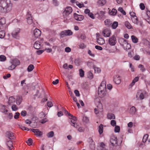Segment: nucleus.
<instances>
[{"instance_id": "obj_34", "label": "nucleus", "mask_w": 150, "mask_h": 150, "mask_svg": "<svg viewBox=\"0 0 150 150\" xmlns=\"http://www.w3.org/2000/svg\"><path fill=\"white\" fill-rule=\"evenodd\" d=\"M88 141L90 143V147L91 148L93 147V145H94V142L93 139L91 138H89L88 139Z\"/></svg>"}, {"instance_id": "obj_51", "label": "nucleus", "mask_w": 150, "mask_h": 150, "mask_svg": "<svg viewBox=\"0 0 150 150\" xmlns=\"http://www.w3.org/2000/svg\"><path fill=\"white\" fill-rule=\"evenodd\" d=\"M26 142L28 145L30 146L32 144L33 140L32 139L29 138Z\"/></svg>"}, {"instance_id": "obj_23", "label": "nucleus", "mask_w": 150, "mask_h": 150, "mask_svg": "<svg viewBox=\"0 0 150 150\" xmlns=\"http://www.w3.org/2000/svg\"><path fill=\"white\" fill-rule=\"evenodd\" d=\"M11 64H13L14 65H15V66L16 67L17 66L20 64V62L18 59H15L13 60Z\"/></svg>"}, {"instance_id": "obj_18", "label": "nucleus", "mask_w": 150, "mask_h": 150, "mask_svg": "<svg viewBox=\"0 0 150 150\" xmlns=\"http://www.w3.org/2000/svg\"><path fill=\"white\" fill-rule=\"evenodd\" d=\"M0 110L2 112L4 113L5 114H7V112H8L6 108V106L4 105H1Z\"/></svg>"}, {"instance_id": "obj_13", "label": "nucleus", "mask_w": 150, "mask_h": 150, "mask_svg": "<svg viewBox=\"0 0 150 150\" xmlns=\"http://www.w3.org/2000/svg\"><path fill=\"white\" fill-rule=\"evenodd\" d=\"M41 34V31L38 29H35L34 31L33 35L36 38L39 37L40 35Z\"/></svg>"}, {"instance_id": "obj_64", "label": "nucleus", "mask_w": 150, "mask_h": 150, "mask_svg": "<svg viewBox=\"0 0 150 150\" xmlns=\"http://www.w3.org/2000/svg\"><path fill=\"white\" fill-rule=\"evenodd\" d=\"M39 115L40 118H43L45 117L46 115L43 112H42L40 113Z\"/></svg>"}, {"instance_id": "obj_11", "label": "nucleus", "mask_w": 150, "mask_h": 150, "mask_svg": "<svg viewBox=\"0 0 150 150\" xmlns=\"http://www.w3.org/2000/svg\"><path fill=\"white\" fill-rule=\"evenodd\" d=\"M26 19L27 22L29 24L32 23L33 20L31 14L29 12H28L27 14Z\"/></svg>"}, {"instance_id": "obj_58", "label": "nucleus", "mask_w": 150, "mask_h": 150, "mask_svg": "<svg viewBox=\"0 0 150 150\" xmlns=\"http://www.w3.org/2000/svg\"><path fill=\"white\" fill-rule=\"evenodd\" d=\"M13 111H16L18 109V108L15 105H13L11 107Z\"/></svg>"}, {"instance_id": "obj_46", "label": "nucleus", "mask_w": 150, "mask_h": 150, "mask_svg": "<svg viewBox=\"0 0 150 150\" xmlns=\"http://www.w3.org/2000/svg\"><path fill=\"white\" fill-rule=\"evenodd\" d=\"M62 110L64 111V113L66 115H67L71 117V116H72V115L69 113L68 111L66 110L65 109L63 108V109Z\"/></svg>"}, {"instance_id": "obj_32", "label": "nucleus", "mask_w": 150, "mask_h": 150, "mask_svg": "<svg viewBox=\"0 0 150 150\" xmlns=\"http://www.w3.org/2000/svg\"><path fill=\"white\" fill-rule=\"evenodd\" d=\"M103 125L102 124H100L99 126L98 132L100 134L103 133Z\"/></svg>"}, {"instance_id": "obj_16", "label": "nucleus", "mask_w": 150, "mask_h": 150, "mask_svg": "<svg viewBox=\"0 0 150 150\" xmlns=\"http://www.w3.org/2000/svg\"><path fill=\"white\" fill-rule=\"evenodd\" d=\"M104 23L106 27H109L111 26L112 22L110 19H107L105 21Z\"/></svg>"}, {"instance_id": "obj_57", "label": "nucleus", "mask_w": 150, "mask_h": 150, "mask_svg": "<svg viewBox=\"0 0 150 150\" xmlns=\"http://www.w3.org/2000/svg\"><path fill=\"white\" fill-rule=\"evenodd\" d=\"M83 120L84 122L87 123L89 121V119L87 117L85 116L83 117Z\"/></svg>"}, {"instance_id": "obj_1", "label": "nucleus", "mask_w": 150, "mask_h": 150, "mask_svg": "<svg viewBox=\"0 0 150 150\" xmlns=\"http://www.w3.org/2000/svg\"><path fill=\"white\" fill-rule=\"evenodd\" d=\"M12 5L10 0H0V11L2 13L9 12L11 10Z\"/></svg>"}, {"instance_id": "obj_42", "label": "nucleus", "mask_w": 150, "mask_h": 150, "mask_svg": "<svg viewBox=\"0 0 150 150\" xmlns=\"http://www.w3.org/2000/svg\"><path fill=\"white\" fill-rule=\"evenodd\" d=\"M138 67L140 69V70L142 72H144L146 70L145 68L144 67V66L141 64H139Z\"/></svg>"}, {"instance_id": "obj_38", "label": "nucleus", "mask_w": 150, "mask_h": 150, "mask_svg": "<svg viewBox=\"0 0 150 150\" xmlns=\"http://www.w3.org/2000/svg\"><path fill=\"white\" fill-rule=\"evenodd\" d=\"M34 66L33 64H30L28 67L27 70L29 72L31 71L34 69Z\"/></svg>"}, {"instance_id": "obj_37", "label": "nucleus", "mask_w": 150, "mask_h": 150, "mask_svg": "<svg viewBox=\"0 0 150 150\" xmlns=\"http://www.w3.org/2000/svg\"><path fill=\"white\" fill-rule=\"evenodd\" d=\"M5 35V32L4 31L1 30L0 31V38H3Z\"/></svg>"}, {"instance_id": "obj_62", "label": "nucleus", "mask_w": 150, "mask_h": 150, "mask_svg": "<svg viewBox=\"0 0 150 150\" xmlns=\"http://www.w3.org/2000/svg\"><path fill=\"white\" fill-rule=\"evenodd\" d=\"M45 50H38L36 51V53L38 55H40L42 54L44 51Z\"/></svg>"}, {"instance_id": "obj_8", "label": "nucleus", "mask_w": 150, "mask_h": 150, "mask_svg": "<svg viewBox=\"0 0 150 150\" xmlns=\"http://www.w3.org/2000/svg\"><path fill=\"white\" fill-rule=\"evenodd\" d=\"M6 137L11 140L15 139L14 134L11 131H7L6 133Z\"/></svg>"}, {"instance_id": "obj_63", "label": "nucleus", "mask_w": 150, "mask_h": 150, "mask_svg": "<svg viewBox=\"0 0 150 150\" xmlns=\"http://www.w3.org/2000/svg\"><path fill=\"white\" fill-rule=\"evenodd\" d=\"M74 93L76 95V96L79 97L80 96L79 91L77 90H74Z\"/></svg>"}, {"instance_id": "obj_53", "label": "nucleus", "mask_w": 150, "mask_h": 150, "mask_svg": "<svg viewBox=\"0 0 150 150\" xmlns=\"http://www.w3.org/2000/svg\"><path fill=\"white\" fill-rule=\"evenodd\" d=\"M12 64L8 68V70H13V69H14L16 67V66H15V65H14L13 64Z\"/></svg>"}, {"instance_id": "obj_24", "label": "nucleus", "mask_w": 150, "mask_h": 150, "mask_svg": "<svg viewBox=\"0 0 150 150\" xmlns=\"http://www.w3.org/2000/svg\"><path fill=\"white\" fill-rule=\"evenodd\" d=\"M6 145L9 149L11 150L13 147V143L11 141H8Z\"/></svg>"}, {"instance_id": "obj_35", "label": "nucleus", "mask_w": 150, "mask_h": 150, "mask_svg": "<svg viewBox=\"0 0 150 150\" xmlns=\"http://www.w3.org/2000/svg\"><path fill=\"white\" fill-rule=\"evenodd\" d=\"M139 79V77L138 76L135 77L134 79L133 80L132 83L130 84V85L132 86L134 85L135 82L137 81Z\"/></svg>"}, {"instance_id": "obj_3", "label": "nucleus", "mask_w": 150, "mask_h": 150, "mask_svg": "<svg viewBox=\"0 0 150 150\" xmlns=\"http://www.w3.org/2000/svg\"><path fill=\"white\" fill-rule=\"evenodd\" d=\"M69 118L71 119V122L70 123V124L71 125L74 127H75L78 128L79 127V126L76 123V121L77 120V118L76 117L73 116H71Z\"/></svg>"}, {"instance_id": "obj_59", "label": "nucleus", "mask_w": 150, "mask_h": 150, "mask_svg": "<svg viewBox=\"0 0 150 150\" xmlns=\"http://www.w3.org/2000/svg\"><path fill=\"white\" fill-rule=\"evenodd\" d=\"M111 125L113 126L114 127L116 126V122L115 120H111L110 122Z\"/></svg>"}, {"instance_id": "obj_60", "label": "nucleus", "mask_w": 150, "mask_h": 150, "mask_svg": "<svg viewBox=\"0 0 150 150\" xmlns=\"http://www.w3.org/2000/svg\"><path fill=\"white\" fill-rule=\"evenodd\" d=\"M139 6L140 9L142 10H144L145 8L144 4L143 3L140 4Z\"/></svg>"}, {"instance_id": "obj_49", "label": "nucleus", "mask_w": 150, "mask_h": 150, "mask_svg": "<svg viewBox=\"0 0 150 150\" xmlns=\"http://www.w3.org/2000/svg\"><path fill=\"white\" fill-rule=\"evenodd\" d=\"M6 60V57L4 55H0V61L2 62L5 61Z\"/></svg>"}, {"instance_id": "obj_2", "label": "nucleus", "mask_w": 150, "mask_h": 150, "mask_svg": "<svg viewBox=\"0 0 150 150\" xmlns=\"http://www.w3.org/2000/svg\"><path fill=\"white\" fill-rule=\"evenodd\" d=\"M72 34V31L69 30H67L62 31L60 33V36L61 38H63L65 36H70Z\"/></svg>"}, {"instance_id": "obj_9", "label": "nucleus", "mask_w": 150, "mask_h": 150, "mask_svg": "<svg viewBox=\"0 0 150 150\" xmlns=\"http://www.w3.org/2000/svg\"><path fill=\"white\" fill-rule=\"evenodd\" d=\"M102 33L104 37H108L110 36L111 32L110 29L106 28L103 30Z\"/></svg>"}, {"instance_id": "obj_52", "label": "nucleus", "mask_w": 150, "mask_h": 150, "mask_svg": "<svg viewBox=\"0 0 150 150\" xmlns=\"http://www.w3.org/2000/svg\"><path fill=\"white\" fill-rule=\"evenodd\" d=\"M148 136H149L148 134H146L144 135L142 139V141L144 143H145L146 142Z\"/></svg>"}, {"instance_id": "obj_48", "label": "nucleus", "mask_w": 150, "mask_h": 150, "mask_svg": "<svg viewBox=\"0 0 150 150\" xmlns=\"http://www.w3.org/2000/svg\"><path fill=\"white\" fill-rule=\"evenodd\" d=\"M98 91H106V87L105 86H100L98 88Z\"/></svg>"}, {"instance_id": "obj_25", "label": "nucleus", "mask_w": 150, "mask_h": 150, "mask_svg": "<svg viewBox=\"0 0 150 150\" xmlns=\"http://www.w3.org/2000/svg\"><path fill=\"white\" fill-rule=\"evenodd\" d=\"M136 111V109L135 107L133 106L130 108L129 112L132 115H134Z\"/></svg>"}, {"instance_id": "obj_45", "label": "nucleus", "mask_w": 150, "mask_h": 150, "mask_svg": "<svg viewBox=\"0 0 150 150\" xmlns=\"http://www.w3.org/2000/svg\"><path fill=\"white\" fill-rule=\"evenodd\" d=\"M7 115V117L10 119H12L13 117V115L12 113L7 112V114H5Z\"/></svg>"}, {"instance_id": "obj_21", "label": "nucleus", "mask_w": 150, "mask_h": 150, "mask_svg": "<svg viewBox=\"0 0 150 150\" xmlns=\"http://www.w3.org/2000/svg\"><path fill=\"white\" fill-rule=\"evenodd\" d=\"M22 97L21 96H17L16 98V103L18 105L20 104L22 102Z\"/></svg>"}, {"instance_id": "obj_7", "label": "nucleus", "mask_w": 150, "mask_h": 150, "mask_svg": "<svg viewBox=\"0 0 150 150\" xmlns=\"http://www.w3.org/2000/svg\"><path fill=\"white\" fill-rule=\"evenodd\" d=\"M98 104L97 106V109L95 108L94 109V112L96 114L98 113L99 111L101 112L103 110L102 104L100 103V101H98Z\"/></svg>"}, {"instance_id": "obj_33", "label": "nucleus", "mask_w": 150, "mask_h": 150, "mask_svg": "<svg viewBox=\"0 0 150 150\" xmlns=\"http://www.w3.org/2000/svg\"><path fill=\"white\" fill-rule=\"evenodd\" d=\"M131 38L133 42L134 43H137V42L138 39L136 36L134 35H132L131 36Z\"/></svg>"}, {"instance_id": "obj_4", "label": "nucleus", "mask_w": 150, "mask_h": 150, "mask_svg": "<svg viewBox=\"0 0 150 150\" xmlns=\"http://www.w3.org/2000/svg\"><path fill=\"white\" fill-rule=\"evenodd\" d=\"M72 11V8L71 7L69 6L66 7L63 13V14L64 17L68 16L70 14Z\"/></svg>"}, {"instance_id": "obj_14", "label": "nucleus", "mask_w": 150, "mask_h": 150, "mask_svg": "<svg viewBox=\"0 0 150 150\" xmlns=\"http://www.w3.org/2000/svg\"><path fill=\"white\" fill-rule=\"evenodd\" d=\"M127 42H128V41L124 38H121L119 40V43L124 48V47L126 46Z\"/></svg>"}, {"instance_id": "obj_26", "label": "nucleus", "mask_w": 150, "mask_h": 150, "mask_svg": "<svg viewBox=\"0 0 150 150\" xmlns=\"http://www.w3.org/2000/svg\"><path fill=\"white\" fill-rule=\"evenodd\" d=\"M15 100L13 97H11L9 98L8 101V104L11 105L12 103L15 102Z\"/></svg>"}, {"instance_id": "obj_6", "label": "nucleus", "mask_w": 150, "mask_h": 150, "mask_svg": "<svg viewBox=\"0 0 150 150\" xmlns=\"http://www.w3.org/2000/svg\"><path fill=\"white\" fill-rule=\"evenodd\" d=\"M20 29L17 28L14 30L12 33V36L14 38L18 39L19 37V34L20 32Z\"/></svg>"}, {"instance_id": "obj_5", "label": "nucleus", "mask_w": 150, "mask_h": 150, "mask_svg": "<svg viewBox=\"0 0 150 150\" xmlns=\"http://www.w3.org/2000/svg\"><path fill=\"white\" fill-rule=\"evenodd\" d=\"M117 42L115 36L113 35L110 37L109 39L108 42L109 44L112 46H113L115 45Z\"/></svg>"}, {"instance_id": "obj_47", "label": "nucleus", "mask_w": 150, "mask_h": 150, "mask_svg": "<svg viewBox=\"0 0 150 150\" xmlns=\"http://www.w3.org/2000/svg\"><path fill=\"white\" fill-rule=\"evenodd\" d=\"M79 75L81 77H83L84 76V71L81 69L79 70Z\"/></svg>"}, {"instance_id": "obj_19", "label": "nucleus", "mask_w": 150, "mask_h": 150, "mask_svg": "<svg viewBox=\"0 0 150 150\" xmlns=\"http://www.w3.org/2000/svg\"><path fill=\"white\" fill-rule=\"evenodd\" d=\"M98 93L99 97L102 98L105 96L106 91H98Z\"/></svg>"}, {"instance_id": "obj_12", "label": "nucleus", "mask_w": 150, "mask_h": 150, "mask_svg": "<svg viewBox=\"0 0 150 150\" xmlns=\"http://www.w3.org/2000/svg\"><path fill=\"white\" fill-rule=\"evenodd\" d=\"M113 81L115 83L117 84H119L121 82V79L120 76L117 75L114 76Z\"/></svg>"}, {"instance_id": "obj_56", "label": "nucleus", "mask_w": 150, "mask_h": 150, "mask_svg": "<svg viewBox=\"0 0 150 150\" xmlns=\"http://www.w3.org/2000/svg\"><path fill=\"white\" fill-rule=\"evenodd\" d=\"M111 13H112L111 15L112 16L115 15L117 13V11L115 8H113L111 11Z\"/></svg>"}, {"instance_id": "obj_27", "label": "nucleus", "mask_w": 150, "mask_h": 150, "mask_svg": "<svg viewBox=\"0 0 150 150\" xmlns=\"http://www.w3.org/2000/svg\"><path fill=\"white\" fill-rule=\"evenodd\" d=\"M107 117L108 119H114L115 118V116L114 114L109 113L107 115Z\"/></svg>"}, {"instance_id": "obj_61", "label": "nucleus", "mask_w": 150, "mask_h": 150, "mask_svg": "<svg viewBox=\"0 0 150 150\" xmlns=\"http://www.w3.org/2000/svg\"><path fill=\"white\" fill-rule=\"evenodd\" d=\"M20 113L18 112H17L15 113V115L14 116V119H17L19 118L20 115Z\"/></svg>"}, {"instance_id": "obj_29", "label": "nucleus", "mask_w": 150, "mask_h": 150, "mask_svg": "<svg viewBox=\"0 0 150 150\" xmlns=\"http://www.w3.org/2000/svg\"><path fill=\"white\" fill-rule=\"evenodd\" d=\"M131 19L133 23L134 24H138V21L137 16H134L131 18Z\"/></svg>"}, {"instance_id": "obj_55", "label": "nucleus", "mask_w": 150, "mask_h": 150, "mask_svg": "<svg viewBox=\"0 0 150 150\" xmlns=\"http://www.w3.org/2000/svg\"><path fill=\"white\" fill-rule=\"evenodd\" d=\"M76 5L80 8H81L82 7H84V5L83 3L82 4H81L78 1H76Z\"/></svg>"}, {"instance_id": "obj_50", "label": "nucleus", "mask_w": 150, "mask_h": 150, "mask_svg": "<svg viewBox=\"0 0 150 150\" xmlns=\"http://www.w3.org/2000/svg\"><path fill=\"white\" fill-rule=\"evenodd\" d=\"M94 69L95 73H98L100 72L101 71V70L100 68L96 67H94Z\"/></svg>"}, {"instance_id": "obj_22", "label": "nucleus", "mask_w": 150, "mask_h": 150, "mask_svg": "<svg viewBox=\"0 0 150 150\" xmlns=\"http://www.w3.org/2000/svg\"><path fill=\"white\" fill-rule=\"evenodd\" d=\"M106 3V0H99L98 2V6H102Z\"/></svg>"}, {"instance_id": "obj_10", "label": "nucleus", "mask_w": 150, "mask_h": 150, "mask_svg": "<svg viewBox=\"0 0 150 150\" xmlns=\"http://www.w3.org/2000/svg\"><path fill=\"white\" fill-rule=\"evenodd\" d=\"M74 19L78 21H81L84 19V16L82 15H78L76 13L74 14Z\"/></svg>"}, {"instance_id": "obj_41", "label": "nucleus", "mask_w": 150, "mask_h": 150, "mask_svg": "<svg viewBox=\"0 0 150 150\" xmlns=\"http://www.w3.org/2000/svg\"><path fill=\"white\" fill-rule=\"evenodd\" d=\"M81 62V60L79 59H76L75 60L74 63L75 65L76 66H78L80 65V63Z\"/></svg>"}, {"instance_id": "obj_40", "label": "nucleus", "mask_w": 150, "mask_h": 150, "mask_svg": "<svg viewBox=\"0 0 150 150\" xmlns=\"http://www.w3.org/2000/svg\"><path fill=\"white\" fill-rule=\"evenodd\" d=\"M131 47V46L130 44L128 43V41L127 42L126 46L124 47V49L125 50H129L130 49Z\"/></svg>"}, {"instance_id": "obj_20", "label": "nucleus", "mask_w": 150, "mask_h": 150, "mask_svg": "<svg viewBox=\"0 0 150 150\" xmlns=\"http://www.w3.org/2000/svg\"><path fill=\"white\" fill-rule=\"evenodd\" d=\"M97 42L100 45H102L105 43V41L104 39L102 38H97Z\"/></svg>"}, {"instance_id": "obj_15", "label": "nucleus", "mask_w": 150, "mask_h": 150, "mask_svg": "<svg viewBox=\"0 0 150 150\" xmlns=\"http://www.w3.org/2000/svg\"><path fill=\"white\" fill-rule=\"evenodd\" d=\"M117 139L116 137H113L110 139V142L113 146H114L115 145L117 144Z\"/></svg>"}, {"instance_id": "obj_28", "label": "nucleus", "mask_w": 150, "mask_h": 150, "mask_svg": "<svg viewBox=\"0 0 150 150\" xmlns=\"http://www.w3.org/2000/svg\"><path fill=\"white\" fill-rule=\"evenodd\" d=\"M100 147L102 150H107V149L106 147V145L103 142H101L100 143Z\"/></svg>"}, {"instance_id": "obj_31", "label": "nucleus", "mask_w": 150, "mask_h": 150, "mask_svg": "<svg viewBox=\"0 0 150 150\" xmlns=\"http://www.w3.org/2000/svg\"><path fill=\"white\" fill-rule=\"evenodd\" d=\"M111 26L113 29H115L118 26V23L117 21H114L112 23Z\"/></svg>"}, {"instance_id": "obj_43", "label": "nucleus", "mask_w": 150, "mask_h": 150, "mask_svg": "<svg viewBox=\"0 0 150 150\" xmlns=\"http://www.w3.org/2000/svg\"><path fill=\"white\" fill-rule=\"evenodd\" d=\"M119 11H120V12L123 14L124 15H125L126 14V13L123 10V8L121 7H120L118 9Z\"/></svg>"}, {"instance_id": "obj_39", "label": "nucleus", "mask_w": 150, "mask_h": 150, "mask_svg": "<svg viewBox=\"0 0 150 150\" xmlns=\"http://www.w3.org/2000/svg\"><path fill=\"white\" fill-rule=\"evenodd\" d=\"M54 135V132L52 131L48 133L47 134V136L48 138H51L53 137Z\"/></svg>"}, {"instance_id": "obj_30", "label": "nucleus", "mask_w": 150, "mask_h": 150, "mask_svg": "<svg viewBox=\"0 0 150 150\" xmlns=\"http://www.w3.org/2000/svg\"><path fill=\"white\" fill-rule=\"evenodd\" d=\"M6 23V21L4 18L0 19V27L2 28L3 25Z\"/></svg>"}, {"instance_id": "obj_17", "label": "nucleus", "mask_w": 150, "mask_h": 150, "mask_svg": "<svg viewBox=\"0 0 150 150\" xmlns=\"http://www.w3.org/2000/svg\"><path fill=\"white\" fill-rule=\"evenodd\" d=\"M41 42L39 41H37L34 45V48L36 49H39L41 47Z\"/></svg>"}, {"instance_id": "obj_44", "label": "nucleus", "mask_w": 150, "mask_h": 150, "mask_svg": "<svg viewBox=\"0 0 150 150\" xmlns=\"http://www.w3.org/2000/svg\"><path fill=\"white\" fill-rule=\"evenodd\" d=\"M120 128L119 126H115V127L114 131L115 132H120Z\"/></svg>"}, {"instance_id": "obj_36", "label": "nucleus", "mask_w": 150, "mask_h": 150, "mask_svg": "<svg viewBox=\"0 0 150 150\" xmlns=\"http://www.w3.org/2000/svg\"><path fill=\"white\" fill-rule=\"evenodd\" d=\"M125 25L126 27L129 29H130L132 28V27L130 24L127 21H126L125 22Z\"/></svg>"}, {"instance_id": "obj_54", "label": "nucleus", "mask_w": 150, "mask_h": 150, "mask_svg": "<svg viewBox=\"0 0 150 150\" xmlns=\"http://www.w3.org/2000/svg\"><path fill=\"white\" fill-rule=\"evenodd\" d=\"M88 77L90 79H93V73L91 72H88Z\"/></svg>"}]
</instances>
